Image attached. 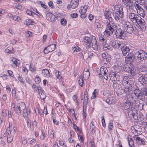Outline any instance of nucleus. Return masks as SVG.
Returning a JSON list of instances; mask_svg holds the SVG:
<instances>
[{"label":"nucleus","mask_w":147,"mask_h":147,"mask_svg":"<svg viewBox=\"0 0 147 147\" xmlns=\"http://www.w3.org/2000/svg\"><path fill=\"white\" fill-rule=\"evenodd\" d=\"M140 70L141 72L146 73V71H147V68L145 65H142L140 67Z\"/></svg>","instance_id":"a19ab883"},{"label":"nucleus","mask_w":147,"mask_h":147,"mask_svg":"<svg viewBox=\"0 0 147 147\" xmlns=\"http://www.w3.org/2000/svg\"><path fill=\"white\" fill-rule=\"evenodd\" d=\"M100 72L99 74L100 77L102 76V77L103 76L105 79L107 80L108 78V71L107 69L103 67H101L100 69Z\"/></svg>","instance_id":"1a4fd4ad"},{"label":"nucleus","mask_w":147,"mask_h":147,"mask_svg":"<svg viewBox=\"0 0 147 147\" xmlns=\"http://www.w3.org/2000/svg\"><path fill=\"white\" fill-rule=\"evenodd\" d=\"M61 73L59 71L55 72L56 76L59 79H61L62 78V76L61 75Z\"/></svg>","instance_id":"09e8293b"},{"label":"nucleus","mask_w":147,"mask_h":147,"mask_svg":"<svg viewBox=\"0 0 147 147\" xmlns=\"http://www.w3.org/2000/svg\"><path fill=\"white\" fill-rule=\"evenodd\" d=\"M127 16L130 21L134 24L135 23L140 17L138 14L132 12L128 13Z\"/></svg>","instance_id":"6e6552de"},{"label":"nucleus","mask_w":147,"mask_h":147,"mask_svg":"<svg viewBox=\"0 0 147 147\" xmlns=\"http://www.w3.org/2000/svg\"><path fill=\"white\" fill-rule=\"evenodd\" d=\"M13 140V138L10 136H7V141L8 143L11 142Z\"/></svg>","instance_id":"bf43d9fd"},{"label":"nucleus","mask_w":147,"mask_h":147,"mask_svg":"<svg viewBox=\"0 0 147 147\" xmlns=\"http://www.w3.org/2000/svg\"><path fill=\"white\" fill-rule=\"evenodd\" d=\"M109 77L110 79L112 81H119V75L116 72L111 71L110 72Z\"/></svg>","instance_id":"4468645a"},{"label":"nucleus","mask_w":147,"mask_h":147,"mask_svg":"<svg viewBox=\"0 0 147 147\" xmlns=\"http://www.w3.org/2000/svg\"><path fill=\"white\" fill-rule=\"evenodd\" d=\"M78 83L80 86H82L84 83V81L83 79L82 76H80L79 78Z\"/></svg>","instance_id":"ea45409f"},{"label":"nucleus","mask_w":147,"mask_h":147,"mask_svg":"<svg viewBox=\"0 0 147 147\" xmlns=\"http://www.w3.org/2000/svg\"><path fill=\"white\" fill-rule=\"evenodd\" d=\"M124 5L129 10H131L134 9V5H133L132 3L131 2V0L130 1H129L126 3V4Z\"/></svg>","instance_id":"393cba45"},{"label":"nucleus","mask_w":147,"mask_h":147,"mask_svg":"<svg viewBox=\"0 0 147 147\" xmlns=\"http://www.w3.org/2000/svg\"><path fill=\"white\" fill-rule=\"evenodd\" d=\"M73 127L74 128V129H75L76 131H79L81 132V131L80 130L79 128V127H78L75 124H73Z\"/></svg>","instance_id":"0e129e2a"},{"label":"nucleus","mask_w":147,"mask_h":147,"mask_svg":"<svg viewBox=\"0 0 147 147\" xmlns=\"http://www.w3.org/2000/svg\"><path fill=\"white\" fill-rule=\"evenodd\" d=\"M115 35L117 38L119 39H123L124 36L123 35L125 34V32L124 31V29L119 28L115 30Z\"/></svg>","instance_id":"0eeeda50"},{"label":"nucleus","mask_w":147,"mask_h":147,"mask_svg":"<svg viewBox=\"0 0 147 147\" xmlns=\"http://www.w3.org/2000/svg\"><path fill=\"white\" fill-rule=\"evenodd\" d=\"M113 16L114 17L115 19L116 20H120L121 18V17L119 15H118V14H117L115 12V13L113 15Z\"/></svg>","instance_id":"37998d69"},{"label":"nucleus","mask_w":147,"mask_h":147,"mask_svg":"<svg viewBox=\"0 0 147 147\" xmlns=\"http://www.w3.org/2000/svg\"><path fill=\"white\" fill-rule=\"evenodd\" d=\"M105 18L108 19L109 20V22H112V18L110 13L108 16H107V17H105Z\"/></svg>","instance_id":"e2e57ef3"},{"label":"nucleus","mask_w":147,"mask_h":147,"mask_svg":"<svg viewBox=\"0 0 147 147\" xmlns=\"http://www.w3.org/2000/svg\"><path fill=\"white\" fill-rule=\"evenodd\" d=\"M17 59L15 58H14L12 60V61L13 62L12 64V66L13 67H16L18 65V62L17 61Z\"/></svg>","instance_id":"f704fd0d"},{"label":"nucleus","mask_w":147,"mask_h":147,"mask_svg":"<svg viewBox=\"0 0 147 147\" xmlns=\"http://www.w3.org/2000/svg\"><path fill=\"white\" fill-rule=\"evenodd\" d=\"M103 48L104 49L111 50V48L109 47L108 44H105L103 45Z\"/></svg>","instance_id":"49530a36"},{"label":"nucleus","mask_w":147,"mask_h":147,"mask_svg":"<svg viewBox=\"0 0 147 147\" xmlns=\"http://www.w3.org/2000/svg\"><path fill=\"white\" fill-rule=\"evenodd\" d=\"M46 18L47 20L51 22H55L57 18L55 15L50 12L47 13V14Z\"/></svg>","instance_id":"dca6fc26"},{"label":"nucleus","mask_w":147,"mask_h":147,"mask_svg":"<svg viewBox=\"0 0 147 147\" xmlns=\"http://www.w3.org/2000/svg\"><path fill=\"white\" fill-rule=\"evenodd\" d=\"M71 16L73 18H75L78 17V14L75 13L71 14Z\"/></svg>","instance_id":"69168bd1"},{"label":"nucleus","mask_w":147,"mask_h":147,"mask_svg":"<svg viewBox=\"0 0 147 147\" xmlns=\"http://www.w3.org/2000/svg\"><path fill=\"white\" fill-rule=\"evenodd\" d=\"M30 70L32 72H33L36 70V68L33 64H31L29 66Z\"/></svg>","instance_id":"c03bdc74"},{"label":"nucleus","mask_w":147,"mask_h":147,"mask_svg":"<svg viewBox=\"0 0 147 147\" xmlns=\"http://www.w3.org/2000/svg\"><path fill=\"white\" fill-rule=\"evenodd\" d=\"M88 98L87 97V95H86L85 93H84V101L83 102V109L86 108V105L88 103Z\"/></svg>","instance_id":"7c9ffc66"},{"label":"nucleus","mask_w":147,"mask_h":147,"mask_svg":"<svg viewBox=\"0 0 147 147\" xmlns=\"http://www.w3.org/2000/svg\"><path fill=\"white\" fill-rule=\"evenodd\" d=\"M26 107L25 104L23 102H20L18 105L17 107L14 109V111L18 115H20L21 113H23L25 111V109Z\"/></svg>","instance_id":"7ed1b4c3"},{"label":"nucleus","mask_w":147,"mask_h":147,"mask_svg":"<svg viewBox=\"0 0 147 147\" xmlns=\"http://www.w3.org/2000/svg\"><path fill=\"white\" fill-rule=\"evenodd\" d=\"M97 42V41L95 36H92L91 42L93 48L95 50H97L98 49V46Z\"/></svg>","instance_id":"6ab92c4d"},{"label":"nucleus","mask_w":147,"mask_h":147,"mask_svg":"<svg viewBox=\"0 0 147 147\" xmlns=\"http://www.w3.org/2000/svg\"><path fill=\"white\" fill-rule=\"evenodd\" d=\"M127 100L129 101L128 102L129 105L131 103H132L134 100L133 97L131 95L128 96Z\"/></svg>","instance_id":"c9c22d12"},{"label":"nucleus","mask_w":147,"mask_h":147,"mask_svg":"<svg viewBox=\"0 0 147 147\" xmlns=\"http://www.w3.org/2000/svg\"><path fill=\"white\" fill-rule=\"evenodd\" d=\"M67 21L66 20L63 18L61 20V25L65 26L66 24Z\"/></svg>","instance_id":"864d4df0"},{"label":"nucleus","mask_w":147,"mask_h":147,"mask_svg":"<svg viewBox=\"0 0 147 147\" xmlns=\"http://www.w3.org/2000/svg\"><path fill=\"white\" fill-rule=\"evenodd\" d=\"M113 87L115 90H117L121 89V86L120 84L115 82L113 84Z\"/></svg>","instance_id":"c756f323"},{"label":"nucleus","mask_w":147,"mask_h":147,"mask_svg":"<svg viewBox=\"0 0 147 147\" xmlns=\"http://www.w3.org/2000/svg\"><path fill=\"white\" fill-rule=\"evenodd\" d=\"M135 24L141 30H143L144 29H145L146 23L144 19L141 18L140 16Z\"/></svg>","instance_id":"39448f33"},{"label":"nucleus","mask_w":147,"mask_h":147,"mask_svg":"<svg viewBox=\"0 0 147 147\" xmlns=\"http://www.w3.org/2000/svg\"><path fill=\"white\" fill-rule=\"evenodd\" d=\"M139 94L138 96L137 97L140 100H143L144 99V95L143 93L141 91V90L140 92V93H139Z\"/></svg>","instance_id":"58836bf2"},{"label":"nucleus","mask_w":147,"mask_h":147,"mask_svg":"<svg viewBox=\"0 0 147 147\" xmlns=\"http://www.w3.org/2000/svg\"><path fill=\"white\" fill-rule=\"evenodd\" d=\"M26 36L28 37H29L32 36V33L30 31H27L26 32Z\"/></svg>","instance_id":"338daca9"},{"label":"nucleus","mask_w":147,"mask_h":147,"mask_svg":"<svg viewBox=\"0 0 147 147\" xmlns=\"http://www.w3.org/2000/svg\"><path fill=\"white\" fill-rule=\"evenodd\" d=\"M138 111L135 108L133 109L128 113V115L131 119H133L135 120L138 119Z\"/></svg>","instance_id":"f8f14e48"},{"label":"nucleus","mask_w":147,"mask_h":147,"mask_svg":"<svg viewBox=\"0 0 147 147\" xmlns=\"http://www.w3.org/2000/svg\"><path fill=\"white\" fill-rule=\"evenodd\" d=\"M26 13L32 16H33L34 15L36 14L34 12H33L32 11H30L29 10H28L26 11Z\"/></svg>","instance_id":"052dcab7"},{"label":"nucleus","mask_w":147,"mask_h":147,"mask_svg":"<svg viewBox=\"0 0 147 147\" xmlns=\"http://www.w3.org/2000/svg\"><path fill=\"white\" fill-rule=\"evenodd\" d=\"M123 7H121L116 9L115 12L117 14L119 15L121 17V19L123 18L124 17V13L123 10Z\"/></svg>","instance_id":"412c9836"},{"label":"nucleus","mask_w":147,"mask_h":147,"mask_svg":"<svg viewBox=\"0 0 147 147\" xmlns=\"http://www.w3.org/2000/svg\"><path fill=\"white\" fill-rule=\"evenodd\" d=\"M140 91H140L139 89H137L134 90V93L137 97L139 94V93H140Z\"/></svg>","instance_id":"8fccbe9b"},{"label":"nucleus","mask_w":147,"mask_h":147,"mask_svg":"<svg viewBox=\"0 0 147 147\" xmlns=\"http://www.w3.org/2000/svg\"><path fill=\"white\" fill-rule=\"evenodd\" d=\"M39 95L41 99L43 100L45 98L46 96L44 92L40 94Z\"/></svg>","instance_id":"603ef678"},{"label":"nucleus","mask_w":147,"mask_h":147,"mask_svg":"<svg viewBox=\"0 0 147 147\" xmlns=\"http://www.w3.org/2000/svg\"><path fill=\"white\" fill-rule=\"evenodd\" d=\"M124 31L125 32L131 34L134 31V28L133 24L130 22L123 21L122 22Z\"/></svg>","instance_id":"f03ea898"},{"label":"nucleus","mask_w":147,"mask_h":147,"mask_svg":"<svg viewBox=\"0 0 147 147\" xmlns=\"http://www.w3.org/2000/svg\"><path fill=\"white\" fill-rule=\"evenodd\" d=\"M83 76L84 78L88 79L89 78L90 76V72L84 71L83 72Z\"/></svg>","instance_id":"e433bc0d"},{"label":"nucleus","mask_w":147,"mask_h":147,"mask_svg":"<svg viewBox=\"0 0 147 147\" xmlns=\"http://www.w3.org/2000/svg\"><path fill=\"white\" fill-rule=\"evenodd\" d=\"M17 9H18L20 10H22L24 9V7L21 5L20 3L19 4L17 8H16Z\"/></svg>","instance_id":"680f3d73"},{"label":"nucleus","mask_w":147,"mask_h":147,"mask_svg":"<svg viewBox=\"0 0 147 147\" xmlns=\"http://www.w3.org/2000/svg\"><path fill=\"white\" fill-rule=\"evenodd\" d=\"M125 89L123 90L125 93L128 94L129 93H131L132 92V89L130 88H127V86H125Z\"/></svg>","instance_id":"72a5a7b5"},{"label":"nucleus","mask_w":147,"mask_h":147,"mask_svg":"<svg viewBox=\"0 0 147 147\" xmlns=\"http://www.w3.org/2000/svg\"><path fill=\"white\" fill-rule=\"evenodd\" d=\"M134 6L138 14L142 17H144L145 14L144 9L138 4L135 3L134 4Z\"/></svg>","instance_id":"9b49d317"},{"label":"nucleus","mask_w":147,"mask_h":147,"mask_svg":"<svg viewBox=\"0 0 147 147\" xmlns=\"http://www.w3.org/2000/svg\"><path fill=\"white\" fill-rule=\"evenodd\" d=\"M47 47V49L49 51L52 52L55 50L56 46L55 44H52L48 46Z\"/></svg>","instance_id":"cd10ccee"},{"label":"nucleus","mask_w":147,"mask_h":147,"mask_svg":"<svg viewBox=\"0 0 147 147\" xmlns=\"http://www.w3.org/2000/svg\"><path fill=\"white\" fill-rule=\"evenodd\" d=\"M146 75H147V73H145V74H142L139 77L138 80L143 86L145 85L146 83H147V77L145 76Z\"/></svg>","instance_id":"2eb2a0df"},{"label":"nucleus","mask_w":147,"mask_h":147,"mask_svg":"<svg viewBox=\"0 0 147 147\" xmlns=\"http://www.w3.org/2000/svg\"><path fill=\"white\" fill-rule=\"evenodd\" d=\"M100 21L98 20H96L94 22V26L95 28H101L102 26L100 24Z\"/></svg>","instance_id":"bb28decb"},{"label":"nucleus","mask_w":147,"mask_h":147,"mask_svg":"<svg viewBox=\"0 0 147 147\" xmlns=\"http://www.w3.org/2000/svg\"><path fill=\"white\" fill-rule=\"evenodd\" d=\"M123 70L126 72H127L128 75L133 76L135 74L134 68L130 67L128 65H126L123 67Z\"/></svg>","instance_id":"ddd939ff"},{"label":"nucleus","mask_w":147,"mask_h":147,"mask_svg":"<svg viewBox=\"0 0 147 147\" xmlns=\"http://www.w3.org/2000/svg\"><path fill=\"white\" fill-rule=\"evenodd\" d=\"M70 4L71 8L72 9H75L78 7L79 3L76 2L74 0H72Z\"/></svg>","instance_id":"2f4dec72"},{"label":"nucleus","mask_w":147,"mask_h":147,"mask_svg":"<svg viewBox=\"0 0 147 147\" xmlns=\"http://www.w3.org/2000/svg\"><path fill=\"white\" fill-rule=\"evenodd\" d=\"M106 102L109 104H114L115 102L114 97L111 96L109 97L107 99Z\"/></svg>","instance_id":"b1692460"},{"label":"nucleus","mask_w":147,"mask_h":147,"mask_svg":"<svg viewBox=\"0 0 147 147\" xmlns=\"http://www.w3.org/2000/svg\"><path fill=\"white\" fill-rule=\"evenodd\" d=\"M113 128V124L112 123H110L108 125V128L109 131L112 130Z\"/></svg>","instance_id":"de8ad7c7"},{"label":"nucleus","mask_w":147,"mask_h":147,"mask_svg":"<svg viewBox=\"0 0 147 147\" xmlns=\"http://www.w3.org/2000/svg\"><path fill=\"white\" fill-rule=\"evenodd\" d=\"M137 59L139 62H142L146 60L147 58V53L143 50H140L137 53Z\"/></svg>","instance_id":"20e7f679"},{"label":"nucleus","mask_w":147,"mask_h":147,"mask_svg":"<svg viewBox=\"0 0 147 147\" xmlns=\"http://www.w3.org/2000/svg\"><path fill=\"white\" fill-rule=\"evenodd\" d=\"M105 59V60L107 62H110L111 59L110 55H107L106 58Z\"/></svg>","instance_id":"5fc2aeb1"},{"label":"nucleus","mask_w":147,"mask_h":147,"mask_svg":"<svg viewBox=\"0 0 147 147\" xmlns=\"http://www.w3.org/2000/svg\"><path fill=\"white\" fill-rule=\"evenodd\" d=\"M117 26L112 22H107L106 23V29L104 32V35L108 37L113 34L117 29Z\"/></svg>","instance_id":"f257e3e1"},{"label":"nucleus","mask_w":147,"mask_h":147,"mask_svg":"<svg viewBox=\"0 0 147 147\" xmlns=\"http://www.w3.org/2000/svg\"><path fill=\"white\" fill-rule=\"evenodd\" d=\"M134 86V82L133 80H131V82H130V84H128V85H127V88H130L131 89L133 90V88Z\"/></svg>","instance_id":"a18cd8bd"},{"label":"nucleus","mask_w":147,"mask_h":147,"mask_svg":"<svg viewBox=\"0 0 147 147\" xmlns=\"http://www.w3.org/2000/svg\"><path fill=\"white\" fill-rule=\"evenodd\" d=\"M132 80L131 78L128 79V77L127 76H125L123 78L122 83L124 86H125L128 84H130V82Z\"/></svg>","instance_id":"4be33fe9"},{"label":"nucleus","mask_w":147,"mask_h":147,"mask_svg":"<svg viewBox=\"0 0 147 147\" xmlns=\"http://www.w3.org/2000/svg\"><path fill=\"white\" fill-rule=\"evenodd\" d=\"M30 109L28 108L26 110H25V111L23 112V115L25 117H27L30 114Z\"/></svg>","instance_id":"c85d7f7f"},{"label":"nucleus","mask_w":147,"mask_h":147,"mask_svg":"<svg viewBox=\"0 0 147 147\" xmlns=\"http://www.w3.org/2000/svg\"><path fill=\"white\" fill-rule=\"evenodd\" d=\"M84 41L88 47H90L92 45L91 42L92 40V37L85 36L84 38Z\"/></svg>","instance_id":"aec40b11"},{"label":"nucleus","mask_w":147,"mask_h":147,"mask_svg":"<svg viewBox=\"0 0 147 147\" xmlns=\"http://www.w3.org/2000/svg\"><path fill=\"white\" fill-rule=\"evenodd\" d=\"M137 136H134L133 138L136 140V142L138 145H144L145 144V139H141L140 137H138Z\"/></svg>","instance_id":"a211bd4d"},{"label":"nucleus","mask_w":147,"mask_h":147,"mask_svg":"<svg viewBox=\"0 0 147 147\" xmlns=\"http://www.w3.org/2000/svg\"><path fill=\"white\" fill-rule=\"evenodd\" d=\"M18 79L19 80L20 82H22L24 85L25 86H26V84L24 83L23 78L22 77H21L20 76H19L18 78Z\"/></svg>","instance_id":"3c124183"},{"label":"nucleus","mask_w":147,"mask_h":147,"mask_svg":"<svg viewBox=\"0 0 147 147\" xmlns=\"http://www.w3.org/2000/svg\"><path fill=\"white\" fill-rule=\"evenodd\" d=\"M135 56L134 53L130 52L128 53L127 55L125 57V61L130 64V66L131 64L132 63Z\"/></svg>","instance_id":"9d476101"},{"label":"nucleus","mask_w":147,"mask_h":147,"mask_svg":"<svg viewBox=\"0 0 147 147\" xmlns=\"http://www.w3.org/2000/svg\"><path fill=\"white\" fill-rule=\"evenodd\" d=\"M101 119H102L101 121H102V125L104 127H106V124H105V120L104 119V116H102V117Z\"/></svg>","instance_id":"6e6d98bb"},{"label":"nucleus","mask_w":147,"mask_h":147,"mask_svg":"<svg viewBox=\"0 0 147 147\" xmlns=\"http://www.w3.org/2000/svg\"><path fill=\"white\" fill-rule=\"evenodd\" d=\"M127 138L129 145L131 147H133L134 146V143L132 138H129V137H128Z\"/></svg>","instance_id":"4c0bfd02"},{"label":"nucleus","mask_w":147,"mask_h":147,"mask_svg":"<svg viewBox=\"0 0 147 147\" xmlns=\"http://www.w3.org/2000/svg\"><path fill=\"white\" fill-rule=\"evenodd\" d=\"M131 131L135 134V136H138L142 134V128L138 125H135L132 126L131 128Z\"/></svg>","instance_id":"423d86ee"},{"label":"nucleus","mask_w":147,"mask_h":147,"mask_svg":"<svg viewBox=\"0 0 147 147\" xmlns=\"http://www.w3.org/2000/svg\"><path fill=\"white\" fill-rule=\"evenodd\" d=\"M34 80L36 84H38L40 83L41 80L40 78L38 77L35 78Z\"/></svg>","instance_id":"4d7b16f0"},{"label":"nucleus","mask_w":147,"mask_h":147,"mask_svg":"<svg viewBox=\"0 0 147 147\" xmlns=\"http://www.w3.org/2000/svg\"><path fill=\"white\" fill-rule=\"evenodd\" d=\"M42 74L44 76L48 78L50 76L49 71L46 69H44L42 70Z\"/></svg>","instance_id":"a878e982"},{"label":"nucleus","mask_w":147,"mask_h":147,"mask_svg":"<svg viewBox=\"0 0 147 147\" xmlns=\"http://www.w3.org/2000/svg\"><path fill=\"white\" fill-rule=\"evenodd\" d=\"M13 19L15 21H18L20 19V18L17 16H15L13 17Z\"/></svg>","instance_id":"13d9d810"},{"label":"nucleus","mask_w":147,"mask_h":147,"mask_svg":"<svg viewBox=\"0 0 147 147\" xmlns=\"http://www.w3.org/2000/svg\"><path fill=\"white\" fill-rule=\"evenodd\" d=\"M141 91L144 96H147V86L145 85H143L142 88H141Z\"/></svg>","instance_id":"473e14b6"},{"label":"nucleus","mask_w":147,"mask_h":147,"mask_svg":"<svg viewBox=\"0 0 147 147\" xmlns=\"http://www.w3.org/2000/svg\"><path fill=\"white\" fill-rule=\"evenodd\" d=\"M121 49L122 53L123 55L124 56H125L127 53H128L129 51V48L126 46H124L121 48Z\"/></svg>","instance_id":"5701e85b"},{"label":"nucleus","mask_w":147,"mask_h":147,"mask_svg":"<svg viewBox=\"0 0 147 147\" xmlns=\"http://www.w3.org/2000/svg\"><path fill=\"white\" fill-rule=\"evenodd\" d=\"M95 127L93 124L91 123L90 124V130L92 134H94L95 132Z\"/></svg>","instance_id":"79ce46f5"},{"label":"nucleus","mask_w":147,"mask_h":147,"mask_svg":"<svg viewBox=\"0 0 147 147\" xmlns=\"http://www.w3.org/2000/svg\"><path fill=\"white\" fill-rule=\"evenodd\" d=\"M123 45V43L118 40L113 41L112 43V46L114 48H121Z\"/></svg>","instance_id":"f3484780"},{"label":"nucleus","mask_w":147,"mask_h":147,"mask_svg":"<svg viewBox=\"0 0 147 147\" xmlns=\"http://www.w3.org/2000/svg\"><path fill=\"white\" fill-rule=\"evenodd\" d=\"M99 38L100 41H103L105 40V39L104 38V36L101 35L99 36Z\"/></svg>","instance_id":"774afa93"}]
</instances>
